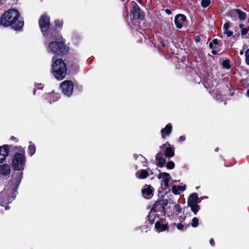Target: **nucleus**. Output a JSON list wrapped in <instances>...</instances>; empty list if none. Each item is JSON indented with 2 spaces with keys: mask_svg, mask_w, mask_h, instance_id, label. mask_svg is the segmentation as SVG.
<instances>
[{
  "mask_svg": "<svg viewBox=\"0 0 249 249\" xmlns=\"http://www.w3.org/2000/svg\"><path fill=\"white\" fill-rule=\"evenodd\" d=\"M0 23L5 27L12 25L15 29H20L24 25L19 12L14 9H10L3 14Z\"/></svg>",
  "mask_w": 249,
  "mask_h": 249,
  "instance_id": "nucleus-1",
  "label": "nucleus"
},
{
  "mask_svg": "<svg viewBox=\"0 0 249 249\" xmlns=\"http://www.w3.org/2000/svg\"><path fill=\"white\" fill-rule=\"evenodd\" d=\"M52 70L53 75L58 80L63 79L66 75V66L61 59H53Z\"/></svg>",
  "mask_w": 249,
  "mask_h": 249,
  "instance_id": "nucleus-2",
  "label": "nucleus"
},
{
  "mask_svg": "<svg viewBox=\"0 0 249 249\" xmlns=\"http://www.w3.org/2000/svg\"><path fill=\"white\" fill-rule=\"evenodd\" d=\"M65 50L63 44L61 42H52L49 44L48 51L54 54L59 55Z\"/></svg>",
  "mask_w": 249,
  "mask_h": 249,
  "instance_id": "nucleus-3",
  "label": "nucleus"
},
{
  "mask_svg": "<svg viewBox=\"0 0 249 249\" xmlns=\"http://www.w3.org/2000/svg\"><path fill=\"white\" fill-rule=\"evenodd\" d=\"M24 163V157L22 154H17L15 155L13 161V166L15 170H21Z\"/></svg>",
  "mask_w": 249,
  "mask_h": 249,
  "instance_id": "nucleus-4",
  "label": "nucleus"
},
{
  "mask_svg": "<svg viewBox=\"0 0 249 249\" xmlns=\"http://www.w3.org/2000/svg\"><path fill=\"white\" fill-rule=\"evenodd\" d=\"M155 228L158 232L168 231L169 230L168 222L165 218H161L157 221L155 223Z\"/></svg>",
  "mask_w": 249,
  "mask_h": 249,
  "instance_id": "nucleus-5",
  "label": "nucleus"
},
{
  "mask_svg": "<svg viewBox=\"0 0 249 249\" xmlns=\"http://www.w3.org/2000/svg\"><path fill=\"white\" fill-rule=\"evenodd\" d=\"M61 87L64 94L70 96L72 93L73 85L71 81H65L62 83Z\"/></svg>",
  "mask_w": 249,
  "mask_h": 249,
  "instance_id": "nucleus-6",
  "label": "nucleus"
},
{
  "mask_svg": "<svg viewBox=\"0 0 249 249\" xmlns=\"http://www.w3.org/2000/svg\"><path fill=\"white\" fill-rule=\"evenodd\" d=\"M39 23L42 31H44L43 30L45 31L49 27L50 25L49 18L47 16H42L39 20Z\"/></svg>",
  "mask_w": 249,
  "mask_h": 249,
  "instance_id": "nucleus-7",
  "label": "nucleus"
},
{
  "mask_svg": "<svg viewBox=\"0 0 249 249\" xmlns=\"http://www.w3.org/2000/svg\"><path fill=\"white\" fill-rule=\"evenodd\" d=\"M9 149L7 146L0 147V163L2 162L5 160V157L9 154Z\"/></svg>",
  "mask_w": 249,
  "mask_h": 249,
  "instance_id": "nucleus-8",
  "label": "nucleus"
},
{
  "mask_svg": "<svg viewBox=\"0 0 249 249\" xmlns=\"http://www.w3.org/2000/svg\"><path fill=\"white\" fill-rule=\"evenodd\" d=\"M186 20V17L182 14L177 15L175 19V23L176 24L177 27L180 29L182 27V23Z\"/></svg>",
  "mask_w": 249,
  "mask_h": 249,
  "instance_id": "nucleus-9",
  "label": "nucleus"
},
{
  "mask_svg": "<svg viewBox=\"0 0 249 249\" xmlns=\"http://www.w3.org/2000/svg\"><path fill=\"white\" fill-rule=\"evenodd\" d=\"M131 12L134 14V16L137 18H140L141 13H140V9L137 3L135 1H132L131 3Z\"/></svg>",
  "mask_w": 249,
  "mask_h": 249,
  "instance_id": "nucleus-10",
  "label": "nucleus"
},
{
  "mask_svg": "<svg viewBox=\"0 0 249 249\" xmlns=\"http://www.w3.org/2000/svg\"><path fill=\"white\" fill-rule=\"evenodd\" d=\"M158 178L159 179H163V180L164 183V185L166 187H168L169 184V182L170 180L171 177L170 175L168 173H160L158 176Z\"/></svg>",
  "mask_w": 249,
  "mask_h": 249,
  "instance_id": "nucleus-11",
  "label": "nucleus"
},
{
  "mask_svg": "<svg viewBox=\"0 0 249 249\" xmlns=\"http://www.w3.org/2000/svg\"><path fill=\"white\" fill-rule=\"evenodd\" d=\"M10 173V167L7 164H3L0 165V174L2 175H7Z\"/></svg>",
  "mask_w": 249,
  "mask_h": 249,
  "instance_id": "nucleus-12",
  "label": "nucleus"
},
{
  "mask_svg": "<svg viewBox=\"0 0 249 249\" xmlns=\"http://www.w3.org/2000/svg\"><path fill=\"white\" fill-rule=\"evenodd\" d=\"M172 130V126L170 124H168L163 129L161 132L162 136L164 138L165 135H169Z\"/></svg>",
  "mask_w": 249,
  "mask_h": 249,
  "instance_id": "nucleus-13",
  "label": "nucleus"
},
{
  "mask_svg": "<svg viewBox=\"0 0 249 249\" xmlns=\"http://www.w3.org/2000/svg\"><path fill=\"white\" fill-rule=\"evenodd\" d=\"M188 205L191 207V211L196 215L200 210V207L198 203H188Z\"/></svg>",
  "mask_w": 249,
  "mask_h": 249,
  "instance_id": "nucleus-14",
  "label": "nucleus"
},
{
  "mask_svg": "<svg viewBox=\"0 0 249 249\" xmlns=\"http://www.w3.org/2000/svg\"><path fill=\"white\" fill-rule=\"evenodd\" d=\"M186 188L185 186H173L172 190L173 193L175 194H178L180 192L184 191Z\"/></svg>",
  "mask_w": 249,
  "mask_h": 249,
  "instance_id": "nucleus-15",
  "label": "nucleus"
},
{
  "mask_svg": "<svg viewBox=\"0 0 249 249\" xmlns=\"http://www.w3.org/2000/svg\"><path fill=\"white\" fill-rule=\"evenodd\" d=\"M167 204L168 203H154L151 211H153L154 212L159 211L157 208L159 205L160 208V209L161 208L162 210H164L165 209V206H167Z\"/></svg>",
  "mask_w": 249,
  "mask_h": 249,
  "instance_id": "nucleus-16",
  "label": "nucleus"
},
{
  "mask_svg": "<svg viewBox=\"0 0 249 249\" xmlns=\"http://www.w3.org/2000/svg\"><path fill=\"white\" fill-rule=\"evenodd\" d=\"M152 193V190L150 186H146L145 189L142 190V193L144 197L150 196Z\"/></svg>",
  "mask_w": 249,
  "mask_h": 249,
  "instance_id": "nucleus-17",
  "label": "nucleus"
},
{
  "mask_svg": "<svg viewBox=\"0 0 249 249\" xmlns=\"http://www.w3.org/2000/svg\"><path fill=\"white\" fill-rule=\"evenodd\" d=\"M233 13L234 14L238 15L239 18L241 20H243L246 18V15L245 13L238 9H234V10H233Z\"/></svg>",
  "mask_w": 249,
  "mask_h": 249,
  "instance_id": "nucleus-18",
  "label": "nucleus"
},
{
  "mask_svg": "<svg viewBox=\"0 0 249 249\" xmlns=\"http://www.w3.org/2000/svg\"><path fill=\"white\" fill-rule=\"evenodd\" d=\"M138 177L141 179H143L147 177L148 173L145 170H141L140 172L137 173Z\"/></svg>",
  "mask_w": 249,
  "mask_h": 249,
  "instance_id": "nucleus-19",
  "label": "nucleus"
},
{
  "mask_svg": "<svg viewBox=\"0 0 249 249\" xmlns=\"http://www.w3.org/2000/svg\"><path fill=\"white\" fill-rule=\"evenodd\" d=\"M197 195L196 193H194L190 196L188 199V202H195L197 200Z\"/></svg>",
  "mask_w": 249,
  "mask_h": 249,
  "instance_id": "nucleus-20",
  "label": "nucleus"
},
{
  "mask_svg": "<svg viewBox=\"0 0 249 249\" xmlns=\"http://www.w3.org/2000/svg\"><path fill=\"white\" fill-rule=\"evenodd\" d=\"M239 27L242 29L241 35L242 36L246 35L247 34L248 32L249 31V28H245L244 25L242 24H240L239 25Z\"/></svg>",
  "mask_w": 249,
  "mask_h": 249,
  "instance_id": "nucleus-21",
  "label": "nucleus"
},
{
  "mask_svg": "<svg viewBox=\"0 0 249 249\" xmlns=\"http://www.w3.org/2000/svg\"><path fill=\"white\" fill-rule=\"evenodd\" d=\"M165 155L167 157H172L174 156V152L171 147H167L165 152Z\"/></svg>",
  "mask_w": 249,
  "mask_h": 249,
  "instance_id": "nucleus-22",
  "label": "nucleus"
},
{
  "mask_svg": "<svg viewBox=\"0 0 249 249\" xmlns=\"http://www.w3.org/2000/svg\"><path fill=\"white\" fill-rule=\"evenodd\" d=\"M146 218L147 221L146 222H148V224L150 225H152L154 223L155 218L151 215L150 212L149 213Z\"/></svg>",
  "mask_w": 249,
  "mask_h": 249,
  "instance_id": "nucleus-23",
  "label": "nucleus"
},
{
  "mask_svg": "<svg viewBox=\"0 0 249 249\" xmlns=\"http://www.w3.org/2000/svg\"><path fill=\"white\" fill-rule=\"evenodd\" d=\"M198 221H199V220L197 217H194L192 219V222L191 223L192 226L194 228H196V227H197L198 225V224H199Z\"/></svg>",
  "mask_w": 249,
  "mask_h": 249,
  "instance_id": "nucleus-24",
  "label": "nucleus"
},
{
  "mask_svg": "<svg viewBox=\"0 0 249 249\" xmlns=\"http://www.w3.org/2000/svg\"><path fill=\"white\" fill-rule=\"evenodd\" d=\"M157 159L159 160L157 164L160 166H162L165 161V159L162 157H159L157 158Z\"/></svg>",
  "mask_w": 249,
  "mask_h": 249,
  "instance_id": "nucleus-25",
  "label": "nucleus"
},
{
  "mask_svg": "<svg viewBox=\"0 0 249 249\" xmlns=\"http://www.w3.org/2000/svg\"><path fill=\"white\" fill-rule=\"evenodd\" d=\"M210 4V0H202L201 5L203 7L205 8Z\"/></svg>",
  "mask_w": 249,
  "mask_h": 249,
  "instance_id": "nucleus-26",
  "label": "nucleus"
},
{
  "mask_svg": "<svg viewBox=\"0 0 249 249\" xmlns=\"http://www.w3.org/2000/svg\"><path fill=\"white\" fill-rule=\"evenodd\" d=\"M176 212L178 213H180L182 211V208L180 207V205L178 203H176L174 206Z\"/></svg>",
  "mask_w": 249,
  "mask_h": 249,
  "instance_id": "nucleus-27",
  "label": "nucleus"
},
{
  "mask_svg": "<svg viewBox=\"0 0 249 249\" xmlns=\"http://www.w3.org/2000/svg\"><path fill=\"white\" fill-rule=\"evenodd\" d=\"M173 225L176 226L177 229L179 230H182L184 228V225L181 223H179L178 224L174 223Z\"/></svg>",
  "mask_w": 249,
  "mask_h": 249,
  "instance_id": "nucleus-28",
  "label": "nucleus"
},
{
  "mask_svg": "<svg viewBox=\"0 0 249 249\" xmlns=\"http://www.w3.org/2000/svg\"><path fill=\"white\" fill-rule=\"evenodd\" d=\"M222 65L225 68L229 69L230 67L229 62L228 60L224 61Z\"/></svg>",
  "mask_w": 249,
  "mask_h": 249,
  "instance_id": "nucleus-29",
  "label": "nucleus"
},
{
  "mask_svg": "<svg viewBox=\"0 0 249 249\" xmlns=\"http://www.w3.org/2000/svg\"><path fill=\"white\" fill-rule=\"evenodd\" d=\"M55 24L56 26L58 27V28H61L63 25V23L62 21L59 20H55Z\"/></svg>",
  "mask_w": 249,
  "mask_h": 249,
  "instance_id": "nucleus-30",
  "label": "nucleus"
},
{
  "mask_svg": "<svg viewBox=\"0 0 249 249\" xmlns=\"http://www.w3.org/2000/svg\"><path fill=\"white\" fill-rule=\"evenodd\" d=\"M175 164L173 161L168 162L167 164V167L169 169H173L174 167Z\"/></svg>",
  "mask_w": 249,
  "mask_h": 249,
  "instance_id": "nucleus-31",
  "label": "nucleus"
},
{
  "mask_svg": "<svg viewBox=\"0 0 249 249\" xmlns=\"http://www.w3.org/2000/svg\"><path fill=\"white\" fill-rule=\"evenodd\" d=\"M246 61L247 64L249 65V49L246 53Z\"/></svg>",
  "mask_w": 249,
  "mask_h": 249,
  "instance_id": "nucleus-32",
  "label": "nucleus"
},
{
  "mask_svg": "<svg viewBox=\"0 0 249 249\" xmlns=\"http://www.w3.org/2000/svg\"><path fill=\"white\" fill-rule=\"evenodd\" d=\"M8 204L9 203H0V205L1 206L5 207V210H8L10 209L9 206L8 205Z\"/></svg>",
  "mask_w": 249,
  "mask_h": 249,
  "instance_id": "nucleus-33",
  "label": "nucleus"
},
{
  "mask_svg": "<svg viewBox=\"0 0 249 249\" xmlns=\"http://www.w3.org/2000/svg\"><path fill=\"white\" fill-rule=\"evenodd\" d=\"M224 34H226L227 36H231L232 35V32L229 31L228 30H226L224 31Z\"/></svg>",
  "mask_w": 249,
  "mask_h": 249,
  "instance_id": "nucleus-34",
  "label": "nucleus"
},
{
  "mask_svg": "<svg viewBox=\"0 0 249 249\" xmlns=\"http://www.w3.org/2000/svg\"><path fill=\"white\" fill-rule=\"evenodd\" d=\"M21 178V177L20 176V175H19L18 177V178L16 181V184H15L16 187H18L19 185L20 182Z\"/></svg>",
  "mask_w": 249,
  "mask_h": 249,
  "instance_id": "nucleus-35",
  "label": "nucleus"
},
{
  "mask_svg": "<svg viewBox=\"0 0 249 249\" xmlns=\"http://www.w3.org/2000/svg\"><path fill=\"white\" fill-rule=\"evenodd\" d=\"M229 27H230V23L229 22L226 23L224 25V28L225 30H228Z\"/></svg>",
  "mask_w": 249,
  "mask_h": 249,
  "instance_id": "nucleus-36",
  "label": "nucleus"
},
{
  "mask_svg": "<svg viewBox=\"0 0 249 249\" xmlns=\"http://www.w3.org/2000/svg\"><path fill=\"white\" fill-rule=\"evenodd\" d=\"M210 244L213 247L215 246V242L213 238L210 240Z\"/></svg>",
  "mask_w": 249,
  "mask_h": 249,
  "instance_id": "nucleus-37",
  "label": "nucleus"
},
{
  "mask_svg": "<svg viewBox=\"0 0 249 249\" xmlns=\"http://www.w3.org/2000/svg\"><path fill=\"white\" fill-rule=\"evenodd\" d=\"M165 12L168 15H171V11L169 9H166Z\"/></svg>",
  "mask_w": 249,
  "mask_h": 249,
  "instance_id": "nucleus-38",
  "label": "nucleus"
},
{
  "mask_svg": "<svg viewBox=\"0 0 249 249\" xmlns=\"http://www.w3.org/2000/svg\"><path fill=\"white\" fill-rule=\"evenodd\" d=\"M29 148L32 150L33 153H34L35 150L34 146H30Z\"/></svg>",
  "mask_w": 249,
  "mask_h": 249,
  "instance_id": "nucleus-39",
  "label": "nucleus"
},
{
  "mask_svg": "<svg viewBox=\"0 0 249 249\" xmlns=\"http://www.w3.org/2000/svg\"><path fill=\"white\" fill-rule=\"evenodd\" d=\"M212 43L214 44H217L218 43V40L216 39H214L213 40Z\"/></svg>",
  "mask_w": 249,
  "mask_h": 249,
  "instance_id": "nucleus-40",
  "label": "nucleus"
},
{
  "mask_svg": "<svg viewBox=\"0 0 249 249\" xmlns=\"http://www.w3.org/2000/svg\"><path fill=\"white\" fill-rule=\"evenodd\" d=\"M209 46L211 49L213 48V43L212 42H211L209 44Z\"/></svg>",
  "mask_w": 249,
  "mask_h": 249,
  "instance_id": "nucleus-41",
  "label": "nucleus"
},
{
  "mask_svg": "<svg viewBox=\"0 0 249 249\" xmlns=\"http://www.w3.org/2000/svg\"><path fill=\"white\" fill-rule=\"evenodd\" d=\"M240 53L241 55H243V53H244L243 51H241L240 52Z\"/></svg>",
  "mask_w": 249,
  "mask_h": 249,
  "instance_id": "nucleus-42",
  "label": "nucleus"
},
{
  "mask_svg": "<svg viewBox=\"0 0 249 249\" xmlns=\"http://www.w3.org/2000/svg\"><path fill=\"white\" fill-rule=\"evenodd\" d=\"M247 94L248 96H249V89L247 91Z\"/></svg>",
  "mask_w": 249,
  "mask_h": 249,
  "instance_id": "nucleus-43",
  "label": "nucleus"
},
{
  "mask_svg": "<svg viewBox=\"0 0 249 249\" xmlns=\"http://www.w3.org/2000/svg\"><path fill=\"white\" fill-rule=\"evenodd\" d=\"M199 38H197V37H196V42H198V41H199Z\"/></svg>",
  "mask_w": 249,
  "mask_h": 249,
  "instance_id": "nucleus-44",
  "label": "nucleus"
},
{
  "mask_svg": "<svg viewBox=\"0 0 249 249\" xmlns=\"http://www.w3.org/2000/svg\"><path fill=\"white\" fill-rule=\"evenodd\" d=\"M139 0V2H140V3H141V2H142V0Z\"/></svg>",
  "mask_w": 249,
  "mask_h": 249,
  "instance_id": "nucleus-45",
  "label": "nucleus"
},
{
  "mask_svg": "<svg viewBox=\"0 0 249 249\" xmlns=\"http://www.w3.org/2000/svg\"><path fill=\"white\" fill-rule=\"evenodd\" d=\"M213 53H215V51H213Z\"/></svg>",
  "mask_w": 249,
  "mask_h": 249,
  "instance_id": "nucleus-46",
  "label": "nucleus"
},
{
  "mask_svg": "<svg viewBox=\"0 0 249 249\" xmlns=\"http://www.w3.org/2000/svg\"><path fill=\"white\" fill-rule=\"evenodd\" d=\"M189 226H190V224H188V225H187V227H189Z\"/></svg>",
  "mask_w": 249,
  "mask_h": 249,
  "instance_id": "nucleus-47",
  "label": "nucleus"
}]
</instances>
